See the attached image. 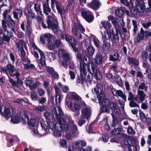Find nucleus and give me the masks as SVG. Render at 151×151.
<instances>
[{"instance_id":"obj_36","label":"nucleus","mask_w":151,"mask_h":151,"mask_svg":"<svg viewBox=\"0 0 151 151\" xmlns=\"http://www.w3.org/2000/svg\"><path fill=\"white\" fill-rule=\"evenodd\" d=\"M103 45L102 46L103 49L105 51L108 50L110 48V44L109 42H108L106 41H103Z\"/></svg>"},{"instance_id":"obj_47","label":"nucleus","mask_w":151,"mask_h":151,"mask_svg":"<svg viewBox=\"0 0 151 151\" xmlns=\"http://www.w3.org/2000/svg\"><path fill=\"white\" fill-rule=\"evenodd\" d=\"M143 66L146 69V73L149 72V71H151V66L147 63H143Z\"/></svg>"},{"instance_id":"obj_55","label":"nucleus","mask_w":151,"mask_h":151,"mask_svg":"<svg viewBox=\"0 0 151 151\" xmlns=\"http://www.w3.org/2000/svg\"><path fill=\"white\" fill-rule=\"evenodd\" d=\"M127 132L128 134H135V131L130 126H129L127 129Z\"/></svg>"},{"instance_id":"obj_35","label":"nucleus","mask_w":151,"mask_h":151,"mask_svg":"<svg viewBox=\"0 0 151 151\" xmlns=\"http://www.w3.org/2000/svg\"><path fill=\"white\" fill-rule=\"evenodd\" d=\"M102 26L106 29H109L111 27V24L108 21H104L101 22Z\"/></svg>"},{"instance_id":"obj_51","label":"nucleus","mask_w":151,"mask_h":151,"mask_svg":"<svg viewBox=\"0 0 151 151\" xmlns=\"http://www.w3.org/2000/svg\"><path fill=\"white\" fill-rule=\"evenodd\" d=\"M9 82L12 84L13 86H15L16 87H18V86L17 82H16L15 81H14L9 76Z\"/></svg>"},{"instance_id":"obj_20","label":"nucleus","mask_w":151,"mask_h":151,"mask_svg":"<svg viewBox=\"0 0 151 151\" xmlns=\"http://www.w3.org/2000/svg\"><path fill=\"white\" fill-rule=\"evenodd\" d=\"M101 3L97 0H93L90 3L87 4V6L94 9H98L101 5Z\"/></svg>"},{"instance_id":"obj_49","label":"nucleus","mask_w":151,"mask_h":151,"mask_svg":"<svg viewBox=\"0 0 151 151\" xmlns=\"http://www.w3.org/2000/svg\"><path fill=\"white\" fill-rule=\"evenodd\" d=\"M31 98L33 101H36L37 99V97L36 93L34 91H32L31 94Z\"/></svg>"},{"instance_id":"obj_7","label":"nucleus","mask_w":151,"mask_h":151,"mask_svg":"<svg viewBox=\"0 0 151 151\" xmlns=\"http://www.w3.org/2000/svg\"><path fill=\"white\" fill-rule=\"evenodd\" d=\"M98 100L101 107V110L102 112H109L110 110L109 108V105L110 103L109 99L108 98H105L104 97L103 98H101L100 101Z\"/></svg>"},{"instance_id":"obj_14","label":"nucleus","mask_w":151,"mask_h":151,"mask_svg":"<svg viewBox=\"0 0 151 151\" xmlns=\"http://www.w3.org/2000/svg\"><path fill=\"white\" fill-rule=\"evenodd\" d=\"M22 61L23 62V64L24 65V68L26 69H35V67L34 65L32 64H29L30 63V60L26 59L24 57L22 58Z\"/></svg>"},{"instance_id":"obj_22","label":"nucleus","mask_w":151,"mask_h":151,"mask_svg":"<svg viewBox=\"0 0 151 151\" xmlns=\"http://www.w3.org/2000/svg\"><path fill=\"white\" fill-rule=\"evenodd\" d=\"M109 106L112 110L113 112L116 114H119L120 113V110L116 104L113 102H111L110 103Z\"/></svg>"},{"instance_id":"obj_33","label":"nucleus","mask_w":151,"mask_h":151,"mask_svg":"<svg viewBox=\"0 0 151 151\" xmlns=\"http://www.w3.org/2000/svg\"><path fill=\"white\" fill-rule=\"evenodd\" d=\"M34 8L38 14L42 15L43 14L40 8V3H35L34 4Z\"/></svg>"},{"instance_id":"obj_17","label":"nucleus","mask_w":151,"mask_h":151,"mask_svg":"<svg viewBox=\"0 0 151 151\" xmlns=\"http://www.w3.org/2000/svg\"><path fill=\"white\" fill-rule=\"evenodd\" d=\"M146 96V95L143 91L139 90L137 91V95L134 98V100L137 101V98L140 101L142 102L145 100Z\"/></svg>"},{"instance_id":"obj_10","label":"nucleus","mask_w":151,"mask_h":151,"mask_svg":"<svg viewBox=\"0 0 151 151\" xmlns=\"http://www.w3.org/2000/svg\"><path fill=\"white\" fill-rule=\"evenodd\" d=\"M151 36V32L148 31H144L142 28L140 29V32L137 37V42H139L141 40H145Z\"/></svg>"},{"instance_id":"obj_48","label":"nucleus","mask_w":151,"mask_h":151,"mask_svg":"<svg viewBox=\"0 0 151 151\" xmlns=\"http://www.w3.org/2000/svg\"><path fill=\"white\" fill-rule=\"evenodd\" d=\"M20 75V73L18 72H15V75L16 78H17V83L18 84H19L20 85H22L23 84V82L22 80L18 77Z\"/></svg>"},{"instance_id":"obj_56","label":"nucleus","mask_w":151,"mask_h":151,"mask_svg":"<svg viewBox=\"0 0 151 151\" xmlns=\"http://www.w3.org/2000/svg\"><path fill=\"white\" fill-rule=\"evenodd\" d=\"M88 50L90 55H93L94 54L95 50L92 46H89L88 48Z\"/></svg>"},{"instance_id":"obj_28","label":"nucleus","mask_w":151,"mask_h":151,"mask_svg":"<svg viewBox=\"0 0 151 151\" xmlns=\"http://www.w3.org/2000/svg\"><path fill=\"white\" fill-rule=\"evenodd\" d=\"M47 108V107L45 106L39 105L35 107L34 109V110L37 113H39L46 110Z\"/></svg>"},{"instance_id":"obj_1","label":"nucleus","mask_w":151,"mask_h":151,"mask_svg":"<svg viewBox=\"0 0 151 151\" xmlns=\"http://www.w3.org/2000/svg\"><path fill=\"white\" fill-rule=\"evenodd\" d=\"M61 115L63 114V112L59 106H57L55 108V111L54 113L55 114L56 118L58 119V123L54 124L51 121V115L48 112H45L44 114V116L47 120V124L49 125L54 135L56 137H60L61 136V130L62 129L61 125H63L65 123V119L60 117L58 114Z\"/></svg>"},{"instance_id":"obj_27","label":"nucleus","mask_w":151,"mask_h":151,"mask_svg":"<svg viewBox=\"0 0 151 151\" xmlns=\"http://www.w3.org/2000/svg\"><path fill=\"white\" fill-rule=\"evenodd\" d=\"M6 33H4L3 36V39L4 41H6L7 42H9L11 37L12 35L10 32L8 31H6L5 32Z\"/></svg>"},{"instance_id":"obj_26","label":"nucleus","mask_w":151,"mask_h":151,"mask_svg":"<svg viewBox=\"0 0 151 151\" xmlns=\"http://www.w3.org/2000/svg\"><path fill=\"white\" fill-rule=\"evenodd\" d=\"M39 121L41 126L43 130L45 131L48 129H51L47 123V122L45 123V121L43 119L40 118Z\"/></svg>"},{"instance_id":"obj_44","label":"nucleus","mask_w":151,"mask_h":151,"mask_svg":"<svg viewBox=\"0 0 151 151\" xmlns=\"http://www.w3.org/2000/svg\"><path fill=\"white\" fill-rule=\"evenodd\" d=\"M47 22L48 26L51 27V24H53V20L52 17L50 16H49L47 20Z\"/></svg>"},{"instance_id":"obj_46","label":"nucleus","mask_w":151,"mask_h":151,"mask_svg":"<svg viewBox=\"0 0 151 151\" xmlns=\"http://www.w3.org/2000/svg\"><path fill=\"white\" fill-rule=\"evenodd\" d=\"M121 132V130L119 128H115L111 131L112 134L113 135H118Z\"/></svg>"},{"instance_id":"obj_13","label":"nucleus","mask_w":151,"mask_h":151,"mask_svg":"<svg viewBox=\"0 0 151 151\" xmlns=\"http://www.w3.org/2000/svg\"><path fill=\"white\" fill-rule=\"evenodd\" d=\"M102 35V39L103 41H106V40H109L111 37L112 35H113V38L114 37V31L113 29L110 30H106L104 31L103 33L101 32Z\"/></svg>"},{"instance_id":"obj_4","label":"nucleus","mask_w":151,"mask_h":151,"mask_svg":"<svg viewBox=\"0 0 151 151\" xmlns=\"http://www.w3.org/2000/svg\"><path fill=\"white\" fill-rule=\"evenodd\" d=\"M58 55L60 59L62 58L63 59L62 62V65L65 67H66L68 61L71 59V57L67 53L66 50L65 49H60L58 50Z\"/></svg>"},{"instance_id":"obj_18","label":"nucleus","mask_w":151,"mask_h":151,"mask_svg":"<svg viewBox=\"0 0 151 151\" xmlns=\"http://www.w3.org/2000/svg\"><path fill=\"white\" fill-rule=\"evenodd\" d=\"M55 4L56 6V9L58 11V13L60 14L62 13V8L60 3L57 1L56 0H51V5L52 8V9L55 7Z\"/></svg>"},{"instance_id":"obj_59","label":"nucleus","mask_w":151,"mask_h":151,"mask_svg":"<svg viewBox=\"0 0 151 151\" xmlns=\"http://www.w3.org/2000/svg\"><path fill=\"white\" fill-rule=\"evenodd\" d=\"M32 131L33 133V134L35 135V136L39 137L43 135L42 134H39L37 130L36 129H33Z\"/></svg>"},{"instance_id":"obj_19","label":"nucleus","mask_w":151,"mask_h":151,"mask_svg":"<svg viewBox=\"0 0 151 151\" xmlns=\"http://www.w3.org/2000/svg\"><path fill=\"white\" fill-rule=\"evenodd\" d=\"M24 119L23 117L22 119L24 122H28V124L30 126L32 127H35L36 125L35 120L34 119H31L29 121H28L29 117L27 114L26 113H24Z\"/></svg>"},{"instance_id":"obj_31","label":"nucleus","mask_w":151,"mask_h":151,"mask_svg":"<svg viewBox=\"0 0 151 151\" xmlns=\"http://www.w3.org/2000/svg\"><path fill=\"white\" fill-rule=\"evenodd\" d=\"M86 143L85 141L81 140H78L75 143V145L76 147L78 148H79L82 147H84L86 145Z\"/></svg>"},{"instance_id":"obj_57","label":"nucleus","mask_w":151,"mask_h":151,"mask_svg":"<svg viewBox=\"0 0 151 151\" xmlns=\"http://www.w3.org/2000/svg\"><path fill=\"white\" fill-rule=\"evenodd\" d=\"M142 25L144 28L147 29L151 25V22H147L143 23L142 24Z\"/></svg>"},{"instance_id":"obj_60","label":"nucleus","mask_w":151,"mask_h":151,"mask_svg":"<svg viewBox=\"0 0 151 151\" xmlns=\"http://www.w3.org/2000/svg\"><path fill=\"white\" fill-rule=\"evenodd\" d=\"M34 83L33 81L32 80H27L25 82L26 85L28 86L31 87L32 86Z\"/></svg>"},{"instance_id":"obj_64","label":"nucleus","mask_w":151,"mask_h":151,"mask_svg":"<svg viewBox=\"0 0 151 151\" xmlns=\"http://www.w3.org/2000/svg\"><path fill=\"white\" fill-rule=\"evenodd\" d=\"M139 88L140 89L147 90V88L145 86V83L143 82L139 85Z\"/></svg>"},{"instance_id":"obj_30","label":"nucleus","mask_w":151,"mask_h":151,"mask_svg":"<svg viewBox=\"0 0 151 151\" xmlns=\"http://www.w3.org/2000/svg\"><path fill=\"white\" fill-rule=\"evenodd\" d=\"M25 42L22 40H20L17 43L16 42V45L18 51L23 49V47H25Z\"/></svg>"},{"instance_id":"obj_5","label":"nucleus","mask_w":151,"mask_h":151,"mask_svg":"<svg viewBox=\"0 0 151 151\" xmlns=\"http://www.w3.org/2000/svg\"><path fill=\"white\" fill-rule=\"evenodd\" d=\"M85 31V29L82 25L79 23H76L73 28L72 32L78 39H81L82 38V36L80 32L83 33Z\"/></svg>"},{"instance_id":"obj_39","label":"nucleus","mask_w":151,"mask_h":151,"mask_svg":"<svg viewBox=\"0 0 151 151\" xmlns=\"http://www.w3.org/2000/svg\"><path fill=\"white\" fill-rule=\"evenodd\" d=\"M8 27L11 29L12 30L13 32H14L15 34L16 33V31L15 30V23L14 21L9 22L8 24Z\"/></svg>"},{"instance_id":"obj_42","label":"nucleus","mask_w":151,"mask_h":151,"mask_svg":"<svg viewBox=\"0 0 151 151\" xmlns=\"http://www.w3.org/2000/svg\"><path fill=\"white\" fill-rule=\"evenodd\" d=\"M21 118L20 116H14L12 118L11 121L13 123H18Z\"/></svg>"},{"instance_id":"obj_11","label":"nucleus","mask_w":151,"mask_h":151,"mask_svg":"<svg viewBox=\"0 0 151 151\" xmlns=\"http://www.w3.org/2000/svg\"><path fill=\"white\" fill-rule=\"evenodd\" d=\"M14 65L9 64L6 65V67L2 68L1 70L5 72L8 75V73H9L11 76H15V72H18L14 69Z\"/></svg>"},{"instance_id":"obj_21","label":"nucleus","mask_w":151,"mask_h":151,"mask_svg":"<svg viewBox=\"0 0 151 151\" xmlns=\"http://www.w3.org/2000/svg\"><path fill=\"white\" fill-rule=\"evenodd\" d=\"M82 114V116L86 119H87L91 116V110L88 107H85L83 108L81 110Z\"/></svg>"},{"instance_id":"obj_34","label":"nucleus","mask_w":151,"mask_h":151,"mask_svg":"<svg viewBox=\"0 0 151 151\" xmlns=\"http://www.w3.org/2000/svg\"><path fill=\"white\" fill-rule=\"evenodd\" d=\"M3 116L5 117H10L11 115V110L9 108H4Z\"/></svg>"},{"instance_id":"obj_24","label":"nucleus","mask_w":151,"mask_h":151,"mask_svg":"<svg viewBox=\"0 0 151 151\" xmlns=\"http://www.w3.org/2000/svg\"><path fill=\"white\" fill-rule=\"evenodd\" d=\"M67 97L71 99H73L76 101L81 99V98L75 92H69L67 94Z\"/></svg>"},{"instance_id":"obj_54","label":"nucleus","mask_w":151,"mask_h":151,"mask_svg":"<svg viewBox=\"0 0 151 151\" xmlns=\"http://www.w3.org/2000/svg\"><path fill=\"white\" fill-rule=\"evenodd\" d=\"M35 16L36 15L35 13L32 11H28V14L27 16V18H34L35 17Z\"/></svg>"},{"instance_id":"obj_8","label":"nucleus","mask_w":151,"mask_h":151,"mask_svg":"<svg viewBox=\"0 0 151 151\" xmlns=\"http://www.w3.org/2000/svg\"><path fill=\"white\" fill-rule=\"evenodd\" d=\"M93 93H95L97 94V98L99 101L101 98H104L105 95L103 92V87L100 84L96 85V87L92 90Z\"/></svg>"},{"instance_id":"obj_6","label":"nucleus","mask_w":151,"mask_h":151,"mask_svg":"<svg viewBox=\"0 0 151 151\" xmlns=\"http://www.w3.org/2000/svg\"><path fill=\"white\" fill-rule=\"evenodd\" d=\"M132 7L136 6L137 11L140 13H143L145 10V4L143 0H130Z\"/></svg>"},{"instance_id":"obj_32","label":"nucleus","mask_w":151,"mask_h":151,"mask_svg":"<svg viewBox=\"0 0 151 151\" xmlns=\"http://www.w3.org/2000/svg\"><path fill=\"white\" fill-rule=\"evenodd\" d=\"M43 12L46 15H48L51 12L48 3H46L43 5Z\"/></svg>"},{"instance_id":"obj_25","label":"nucleus","mask_w":151,"mask_h":151,"mask_svg":"<svg viewBox=\"0 0 151 151\" xmlns=\"http://www.w3.org/2000/svg\"><path fill=\"white\" fill-rule=\"evenodd\" d=\"M14 18L17 20H19V16L20 18L23 15L22 11L20 9H17L13 12Z\"/></svg>"},{"instance_id":"obj_12","label":"nucleus","mask_w":151,"mask_h":151,"mask_svg":"<svg viewBox=\"0 0 151 151\" xmlns=\"http://www.w3.org/2000/svg\"><path fill=\"white\" fill-rule=\"evenodd\" d=\"M62 86V84L59 82L57 84H55L54 86V88L56 92V96L55 97V102L57 104L59 103L61 101V96L58 93L60 92L59 88H61Z\"/></svg>"},{"instance_id":"obj_2","label":"nucleus","mask_w":151,"mask_h":151,"mask_svg":"<svg viewBox=\"0 0 151 151\" xmlns=\"http://www.w3.org/2000/svg\"><path fill=\"white\" fill-rule=\"evenodd\" d=\"M65 119V123L63 125H61L62 128L61 130L63 129V126L64 129L65 131L71 133V134L67 133L66 135V139H71L74 136V133L77 132V127L75 124L74 121L72 119L70 116H66Z\"/></svg>"},{"instance_id":"obj_15","label":"nucleus","mask_w":151,"mask_h":151,"mask_svg":"<svg viewBox=\"0 0 151 151\" xmlns=\"http://www.w3.org/2000/svg\"><path fill=\"white\" fill-rule=\"evenodd\" d=\"M81 14L83 17L88 22H90L93 20V16L90 11H84L82 12Z\"/></svg>"},{"instance_id":"obj_37","label":"nucleus","mask_w":151,"mask_h":151,"mask_svg":"<svg viewBox=\"0 0 151 151\" xmlns=\"http://www.w3.org/2000/svg\"><path fill=\"white\" fill-rule=\"evenodd\" d=\"M91 38L93 39V41L95 45L98 48L101 45V42L94 35L92 36Z\"/></svg>"},{"instance_id":"obj_38","label":"nucleus","mask_w":151,"mask_h":151,"mask_svg":"<svg viewBox=\"0 0 151 151\" xmlns=\"http://www.w3.org/2000/svg\"><path fill=\"white\" fill-rule=\"evenodd\" d=\"M127 60L130 64H132L135 65H137L139 64L138 61L135 59L133 58L129 57Z\"/></svg>"},{"instance_id":"obj_40","label":"nucleus","mask_w":151,"mask_h":151,"mask_svg":"<svg viewBox=\"0 0 151 151\" xmlns=\"http://www.w3.org/2000/svg\"><path fill=\"white\" fill-rule=\"evenodd\" d=\"M134 99L129 101V106L131 107H139V105L136 102Z\"/></svg>"},{"instance_id":"obj_63","label":"nucleus","mask_w":151,"mask_h":151,"mask_svg":"<svg viewBox=\"0 0 151 151\" xmlns=\"http://www.w3.org/2000/svg\"><path fill=\"white\" fill-rule=\"evenodd\" d=\"M134 96L133 93L131 91H129L128 92V101L131 100L133 99H134Z\"/></svg>"},{"instance_id":"obj_9","label":"nucleus","mask_w":151,"mask_h":151,"mask_svg":"<svg viewBox=\"0 0 151 151\" xmlns=\"http://www.w3.org/2000/svg\"><path fill=\"white\" fill-rule=\"evenodd\" d=\"M61 38L63 39H65V40L70 44L75 52L77 51V49L75 46V41L74 39L71 36H68L65 34H63L61 36Z\"/></svg>"},{"instance_id":"obj_29","label":"nucleus","mask_w":151,"mask_h":151,"mask_svg":"<svg viewBox=\"0 0 151 151\" xmlns=\"http://www.w3.org/2000/svg\"><path fill=\"white\" fill-rule=\"evenodd\" d=\"M114 81L119 86H121L122 85V82L121 78L117 74H115L114 76Z\"/></svg>"},{"instance_id":"obj_62","label":"nucleus","mask_w":151,"mask_h":151,"mask_svg":"<svg viewBox=\"0 0 151 151\" xmlns=\"http://www.w3.org/2000/svg\"><path fill=\"white\" fill-rule=\"evenodd\" d=\"M60 144L62 147H67V142L66 140L65 139L60 140Z\"/></svg>"},{"instance_id":"obj_58","label":"nucleus","mask_w":151,"mask_h":151,"mask_svg":"<svg viewBox=\"0 0 151 151\" xmlns=\"http://www.w3.org/2000/svg\"><path fill=\"white\" fill-rule=\"evenodd\" d=\"M7 23L4 20H3L2 21V28L4 30V32H6L7 30V26L6 25Z\"/></svg>"},{"instance_id":"obj_41","label":"nucleus","mask_w":151,"mask_h":151,"mask_svg":"<svg viewBox=\"0 0 151 151\" xmlns=\"http://www.w3.org/2000/svg\"><path fill=\"white\" fill-rule=\"evenodd\" d=\"M132 25L134 27L133 29L134 33L136 34L138 29L137 22L134 20H132Z\"/></svg>"},{"instance_id":"obj_3","label":"nucleus","mask_w":151,"mask_h":151,"mask_svg":"<svg viewBox=\"0 0 151 151\" xmlns=\"http://www.w3.org/2000/svg\"><path fill=\"white\" fill-rule=\"evenodd\" d=\"M80 76H82V78L84 79L86 77V73L87 68L88 69V72L97 79L100 80L101 78V76L99 71H98L95 67V65L93 63L91 64V68L92 71H91V70L88 67L87 64L85 63H81L80 65Z\"/></svg>"},{"instance_id":"obj_52","label":"nucleus","mask_w":151,"mask_h":151,"mask_svg":"<svg viewBox=\"0 0 151 151\" xmlns=\"http://www.w3.org/2000/svg\"><path fill=\"white\" fill-rule=\"evenodd\" d=\"M115 13L119 16H122L124 14V10L122 9H118L115 11Z\"/></svg>"},{"instance_id":"obj_16","label":"nucleus","mask_w":151,"mask_h":151,"mask_svg":"<svg viewBox=\"0 0 151 151\" xmlns=\"http://www.w3.org/2000/svg\"><path fill=\"white\" fill-rule=\"evenodd\" d=\"M111 91L113 94L116 96H119L121 97L124 101H126V96L123 93V92L120 90H116L113 88H111Z\"/></svg>"},{"instance_id":"obj_45","label":"nucleus","mask_w":151,"mask_h":151,"mask_svg":"<svg viewBox=\"0 0 151 151\" xmlns=\"http://www.w3.org/2000/svg\"><path fill=\"white\" fill-rule=\"evenodd\" d=\"M81 79H82V81H81V83H83V81H85L86 82V83H90L91 81L92 80V76H91L90 75H88L87 77V78L86 80L85 79V78L84 79L82 78V76L81 77Z\"/></svg>"},{"instance_id":"obj_23","label":"nucleus","mask_w":151,"mask_h":151,"mask_svg":"<svg viewBox=\"0 0 151 151\" xmlns=\"http://www.w3.org/2000/svg\"><path fill=\"white\" fill-rule=\"evenodd\" d=\"M103 60V57L101 54L99 53H97L94 59L96 65L100 66L102 63Z\"/></svg>"},{"instance_id":"obj_53","label":"nucleus","mask_w":151,"mask_h":151,"mask_svg":"<svg viewBox=\"0 0 151 151\" xmlns=\"http://www.w3.org/2000/svg\"><path fill=\"white\" fill-rule=\"evenodd\" d=\"M127 148L129 151H136L137 147L135 145H129L127 147Z\"/></svg>"},{"instance_id":"obj_50","label":"nucleus","mask_w":151,"mask_h":151,"mask_svg":"<svg viewBox=\"0 0 151 151\" xmlns=\"http://www.w3.org/2000/svg\"><path fill=\"white\" fill-rule=\"evenodd\" d=\"M84 117L82 116V115H81L80 119H79L78 124L79 126H81L85 122V120L84 119Z\"/></svg>"},{"instance_id":"obj_43","label":"nucleus","mask_w":151,"mask_h":151,"mask_svg":"<svg viewBox=\"0 0 151 151\" xmlns=\"http://www.w3.org/2000/svg\"><path fill=\"white\" fill-rule=\"evenodd\" d=\"M51 27L49 26L48 28L51 29L55 32H57L58 30V25L55 23H53L51 24Z\"/></svg>"},{"instance_id":"obj_61","label":"nucleus","mask_w":151,"mask_h":151,"mask_svg":"<svg viewBox=\"0 0 151 151\" xmlns=\"http://www.w3.org/2000/svg\"><path fill=\"white\" fill-rule=\"evenodd\" d=\"M142 55L143 60H147L148 57V54L147 52L145 51L142 52Z\"/></svg>"}]
</instances>
